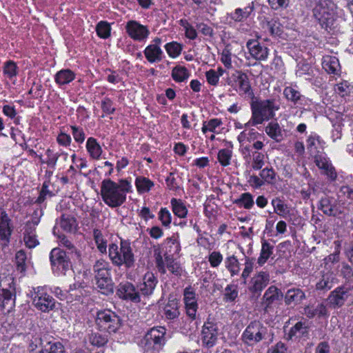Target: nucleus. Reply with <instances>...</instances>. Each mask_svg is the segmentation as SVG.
I'll list each match as a JSON object with an SVG mask.
<instances>
[{"mask_svg":"<svg viewBox=\"0 0 353 353\" xmlns=\"http://www.w3.org/2000/svg\"><path fill=\"white\" fill-rule=\"evenodd\" d=\"M135 185L139 194L148 192L154 185L153 181L145 176H138L135 179Z\"/></svg>","mask_w":353,"mask_h":353,"instance_id":"nucleus-42","label":"nucleus"},{"mask_svg":"<svg viewBox=\"0 0 353 353\" xmlns=\"http://www.w3.org/2000/svg\"><path fill=\"white\" fill-rule=\"evenodd\" d=\"M190 77L188 69L182 65H176L172 70V77L176 82H183Z\"/></svg>","mask_w":353,"mask_h":353,"instance_id":"nucleus-46","label":"nucleus"},{"mask_svg":"<svg viewBox=\"0 0 353 353\" xmlns=\"http://www.w3.org/2000/svg\"><path fill=\"white\" fill-rule=\"evenodd\" d=\"M276 181V172L272 168L261 169L259 175L252 174L248 179L250 185L258 189L265 184H272Z\"/></svg>","mask_w":353,"mask_h":353,"instance_id":"nucleus-12","label":"nucleus"},{"mask_svg":"<svg viewBox=\"0 0 353 353\" xmlns=\"http://www.w3.org/2000/svg\"><path fill=\"white\" fill-rule=\"evenodd\" d=\"M86 285L84 282H75L70 285L68 289L69 302L73 301H81V299L88 295V291L85 289Z\"/></svg>","mask_w":353,"mask_h":353,"instance_id":"nucleus-23","label":"nucleus"},{"mask_svg":"<svg viewBox=\"0 0 353 353\" xmlns=\"http://www.w3.org/2000/svg\"><path fill=\"white\" fill-rule=\"evenodd\" d=\"M165 244L168 248L170 255L177 254L181 250L179 241L174 236L166 239Z\"/></svg>","mask_w":353,"mask_h":353,"instance_id":"nucleus-60","label":"nucleus"},{"mask_svg":"<svg viewBox=\"0 0 353 353\" xmlns=\"http://www.w3.org/2000/svg\"><path fill=\"white\" fill-rule=\"evenodd\" d=\"M265 131L271 139L276 142H279L283 139L281 128L276 122L269 123L265 127Z\"/></svg>","mask_w":353,"mask_h":353,"instance_id":"nucleus-40","label":"nucleus"},{"mask_svg":"<svg viewBox=\"0 0 353 353\" xmlns=\"http://www.w3.org/2000/svg\"><path fill=\"white\" fill-rule=\"evenodd\" d=\"M179 24L183 28L187 38L191 40H194L196 38L197 32L195 28L186 19H181Z\"/></svg>","mask_w":353,"mask_h":353,"instance_id":"nucleus-58","label":"nucleus"},{"mask_svg":"<svg viewBox=\"0 0 353 353\" xmlns=\"http://www.w3.org/2000/svg\"><path fill=\"white\" fill-rule=\"evenodd\" d=\"M274 245L268 240H262L260 255L257 259L259 266L263 265L274 253Z\"/></svg>","mask_w":353,"mask_h":353,"instance_id":"nucleus-33","label":"nucleus"},{"mask_svg":"<svg viewBox=\"0 0 353 353\" xmlns=\"http://www.w3.org/2000/svg\"><path fill=\"white\" fill-rule=\"evenodd\" d=\"M39 222L37 218L32 219L27 221L23 228V240L25 245L29 249L34 248L39 244L36 234V227Z\"/></svg>","mask_w":353,"mask_h":353,"instance_id":"nucleus-14","label":"nucleus"},{"mask_svg":"<svg viewBox=\"0 0 353 353\" xmlns=\"http://www.w3.org/2000/svg\"><path fill=\"white\" fill-rule=\"evenodd\" d=\"M179 301L173 295H170L168 303L163 308V314L168 319H175L179 316Z\"/></svg>","mask_w":353,"mask_h":353,"instance_id":"nucleus-28","label":"nucleus"},{"mask_svg":"<svg viewBox=\"0 0 353 353\" xmlns=\"http://www.w3.org/2000/svg\"><path fill=\"white\" fill-rule=\"evenodd\" d=\"M96 285L103 294H108L113 292V283L111 278L96 280Z\"/></svg>","mask_w":353,"mask_h":353,"instance_id":"nucleus-55","label":"nucleus"},{"mask_svg":"<svg viewBox=\"0 0 353 353\" xmlns=\"http://www.w3.org/2000/svg\"><path fill=\"white\" fill-rule=\"evenodd\" d=\"M108 255L112 263L117 266L124 265L126 268L134 266V256L129 242L121 240L120 247L115 243L109 245Z\"/></svg>","mask_w":353,"mask_h":353,"instance_id":"nucleus-4","label":"nucleus"},{"mask_svg":"<svg viewBox=\"0 0 353 353\" xmlns=\"http://www.w3.org/2000/svg\"><path fill=\"white\" fill-rule=\"evenodd\" d=\"M271 204L273 206L274 212L279 216L285 218L290 214V207L281 198H274L271 201Z\"/></svg>","mask_w":353,"mask_h":353,"instance_id":"nucleus-39","label":"nucleus"},{"mask_svg":"<svg viewBox=\"0 0 353 353\" xmlns=\"http://www.w3.org/2000/svg\"><path fill=\"white\" fill-rule=\"evenodd\" d=\"M223 259V255L217 251L212 252L208 256V261L212 268H217L222 263Z\"/></svg>","mask_w":353,"mask_h":353,"instance_id":"nucleus-64","label":"nucleus"},{"mask_svg":"<svg viewBox=\"0 0 353 353\" xmlns=\"http://www.w3.org/2000/svg\"><path fill=\"white\" fill-rule=\"evenodd\" d=\"M72 134L77 143H82L85 141V134L82 128L71 125Z\"/></svg>","mask_w":353,"mask_h":353,"instance_id":"nucleus-63","label":"nucleus"},{"mask_svg":"<svg viewBox=\"0 0 353 353\" xmlns=\"http://www.w3.org/2000/svg\"><path fill=\"white\" fill-rule=\"evenodd\" d=\"M283 296L281 290L274 285L270 286L263 296V305L265 308L270 307L274 303Z\"/></svg>","mask_w":353,"mask_h":353,"instance_id":"nucleus-30","label":"nucleus"},{"mask_svg":"<svg viewBox=\"0 0 353 353\" xmlns=\"http://www.w3.org/2000/svg\"><path fill=\"white\" fill-rule=\"evenodd\" d=\"M232 78L235 82L236 89L239 94L249 98H254V94L251 87L250 81L247 74L242 71H236L232 74Z\"/></svg>","mask_w":353,"mask_h":353,"instance_id":"nucleus-15","label":"nucleus"},{"mask_svg":"<svg viewBox=\"0 0 353 353\" xmlns=\"http://www.w3.org/2000/svg\"><path fill=\"white\" fill-rule=\"evenodd\" d=\"M305 299V292L300 288L289 289L284 296L285 303L287 305H296Z\"/></svg>","mask_w":353,"mask_h":353,"instance_id":"nucleus-27","label":"nucleus"},{"mask_svg":"<svg viewBox=\"0 0 353 353\" xmlns=\"http://www.w3.org/2000/svg\"><path fill=\"white\" fill-rule=\"evenodd\" d=\"M117 295L123 299L130 300L135 303L140 301V296L135 287L129 282L121 283L119 285Z\"/></svg>","mask_w":353,"mask_h":353,"instance_id":"nucleus-22","label":"nucleus"},{"mask_svg":"<svg viewBox=\"0 0 353 353\" xmlns=\"http://www.w3.org/2000/svg\"><path fill=\"white\" fill-rule=\"evenodd\" d=\"M98 327L109 333L116 332L121 326L119 317L110 310L99 311L96 316Z\"/></svg>","mask_w":353,"mask_h":353,"instance_id":"nucleus-6","label":"nucleus"},{"mask_svg":"<svg viewBox=\"0 0 353 353\" xmlns=\"http://www.w3.org/2000/svg\"><path fill=\"white\" fill-rule=\"evenodd\" d=\"M172 210L175 216L183 219L187 216L188 209L184 203L181 199L172 198L170 201Z\"/></svg>","mask_w":353,"mask_h":353,"instance_id":"nucleus-41","label":"nucleus"},{"mask_svg":"<svg viewBox=\"0 0 353 353\" xmlns=\"http://www.w3.org/2000/svg\"><path fill=\"white\" fill-rule=\"evenodd\" d=\"M241 154L245 161V164L250 169L257 171L260 170L265 163V156L264 153L253 150L251 145H245L240 148Z\"/></svg>","mask_w":353,"mask_h":353,"instance_id":"nucleus-7","label":"nucleus"},{"mask_svg":"<svg viewBox=\"0 0 353 353\" xmlns=\"http://www.w3.org/2000/svg\"><path fill=\"white\" fill-rule=\"evenodd\" d=\"M161 39L155 37L143 50L144 56L150 63H158L163 60L164 54L161 48Z\"/></svg>","mask_w":353,"mask_h":353,"instance_id":"nucleus-13","label":"nucleus"},{"mask_svg":"<svg viewBox=\"0 0 353 353\" xmlns=\"http://www.w3.org/2000/svg\"><path fill=\"white\" fill-rule=\"evenodd\" d=\"M183 302L187 315L192 320L196 319L198 303L195 290L191 286L183 290Z\"/></svg>","mask_w":353,"mask_h":353,"instance_id":"nucleus-16","label":"nucleus"},{"mask_svg":"<svg viewBox=\"0 0 353 353\" xmlns=\"http://www.w3.org/2000/svg\"><path fill=\"white\" fill-rule=\"evenodd\" d=\"M262 28L272 36H279L282 33V26L277 19H271L262 22Z\"/></svg>","mask_w":353,"mask_h":353,"instance_id":"nucleus-37","label":"nucleus"},{"mask_svg":"<svg viewBox=\"0 0 353 353\" xmlns=\"http://www.w3.org/2000/svg\"><path fill=\"white\" fill-rule=\"evenodd\" d=\"M226 269L230 272L231 276L238 275L240 272V263L234 255L226 257L225 260Z\"/></svg>","mask_w":353,"mask_h":353,"instance_id":"nucleus-45","label":"nucleus"},{"mask_svg":"<svg viewBox=\"0 0 353 353\" xmlns=\"http://www.w3.org/2000/svg\"><path fill=\"white\" fill-rule=\"evenodd\" d=\"M323 68L329 74H338L341 70L339 59L334 56L325 55L322 59Z\"/></svg>","mask_w":353,"mask_h":353,"instance_id":"nucleus-32","label":"nucleus"},{"mask_svg":"<svg viewBox=\"0 0 353 353\" xmlns=\"http://www.w3.org/2000/svg\"><path fill=\"white\" fill-rule=\"evenodd\" d=\"M19 68L16 63L13 61L9 60L6 61L3 65V74L10 80H12L18 74Z\"/></svg>","mask_w":353,"mask_h":353,"instance_id":"nucleus-47","label":"nucleus"},{"mask_svg":"<svg viewBox=\"0 0 353 353\" xmlns=\"http://www.w3.org/2000/svg\"><path fill=\"white\" fill-rule=\"evenodd\" d=\"M164 48L168 54L173 59L178 57L183 49L182 45L176 41L168 43L165 45Z\"/></svg>","mask_w":353,"mask_h":353,"instance_id":"nucleus-53","label":"nucleus"},{"mask_svg":"<svg viewBox=\"0 0 353 353\" xmlns=\"http://www.w3.org/2000/svg\"><path fill=\"white\" fill-rule=\"evenodd\" d=\"M132 192L131 182L126 179L117 183L110 179L102 181L101 195L103 202L112 208L121 206L126 201L127 194Z\"/></svg>","mask_w":353,"mask_h":353,"instance_id":"nucleus-1","label":"nucleus"},{"mask_svg":"<svg viewBox=\"0 0 353 353\" xmlns=\"http://www.w3.org/2000/svg\"><path fill=\"white\" fill-rule=\"evenodd\" d=\"M335 4L330 0H316L312 9L313 17L327 31L334 30L336 26L337 16Z\"/></svg>","mask_w":353,"mask_h":353,"instance_id":"nucleus-3","label":"nucleus"},{"mask_svg":"<svg viewBox=\"0 0 353 353\" xmlns=\"http://www.w3.org/2000/svg\"><path fill=\"white\" fill-rule=\"evenodd\" d=\"M1 307L6 312H10L15 305V295L13 290L2 288L0 290Z\"/></svg>","mask_w":353,"mask_h":353,"instance_id":"nucleus-25","label":"nucleus"},{"mask_svg":"<svg viewBox=\"0 0 353 353\" xmlns=\"http://www.w3.org/2000/svg\"><path fill=\"white\" fill-rule=\"evenodd\" d=\"M308 332V326L305 323L297 322L292 327H291L288 338L292 339L293 337L301 338L306 335Z\"/></svg>","mask_w":353,"mask_h":353,"instance_id":"nucleus-43","label":"nucleus"},{"mask_svg":"<svg viewBox=\"0 0 353 353\" xmlns=\"http://www.w3.org/2000/svg\"><path fill=\"white\" fill-rule=\"evenodd\" d=\"M125 30L128 37L137 42H145L150 34L148 26L143 25L136 20L128 21Z\"/></svg>","mask_w":353,"mask_h":353,"instance_id":"nucleus-11","label":"nucleus"},{"mask_svg":"<svg viewBox=\"0 0 353 353\" xmlns=\"http://www.w3.org/2000/svg\"><path fill=\"white\" fill-rule=\"evenodd\" d=\"M27 256L25 251L19 250L15 254L17 269L20 272H24L26 270Z\"/></svg>","mask_w":353,"mask_h":353,"instance_id":"nucleus-56","label":"nucleus"},{"mask_svg":"<svg viewBox=\"0 0 353 353\" xmlns=\"http://www.w3.org/2000/svg\"><path fill=\"white\" fill-rule=\"evenodd\" d=\"M52 268L57 274H65L71 267V263L65 252L59 248H53L50 254Z\"/></svg>","mask_w":353,"mask_h":353,"instance_id":"nucleus-10","label":"nucleus"},{"mask_svg":"<svg viewBox=\"0 0 353 353\" xmlns=\"http://www.w3.org/2000/svg\"><path fill=\"white\" fill-rule=\"evenodd\" d=\"M88 341L93 346L102 347L108 342V338L99 332H92L88 335Z\"/></svg>","mask_w":353,"mask_h":353,"instance_id":"nucleus-52","label":"nucleus"},{"mask_svg":"<svg viewBox=\"0 0 353 353\" xmlns=\"http://www.w3.org/2000/svg\"><path fill=\"white\" fill-rule=\"evenodd\" d=\"M269 281V273L265 271H260L252 277L248 289L252 293L261 292L268 285Z\"/></svg>","mask_w":353,"mask_h":353,"instance_id":"nucleus-21","label":"nucleus"},{"mask_svg":"<svg viewBox=\"0 0 353 353\" xmlns=\"http://www.w3.org/2000/svg\"><path fill=\"white\" fill-rule=\"evenodd\" d=\"M266 328L259 321H252L243 331L241 339L249 345H254L261 341L265 336Z\"/></svg>","mask_w":353,"mask_h":353,"instance_id":"nucleus-8","label":"nucleus"},{"mask_svg":"<svg viewBox=\"0 0 353 353\" xmlns=\"http://www.w3.org/2000/svg\"><path fill=\"white\" fill-rule=\"evenodd\" d=\"M13 230L12 221L8 214L3 211L0 214V244L7 246L10 241Z\"/></svg>","mask_w":353,"mask_h":353,"instance_id":"nucleus-19","label":"nucleus"},{"mask_svg":"<svg viewBox=\"0 0 353 353\" xmlns=\"http://www.w3.org/2000/svg\"><path fill=\"white\" fill-rule=\"evenodd\" d=\"M46 155L47 156V159L45 161V163L50 168L54 169L60 154L48 148L46 151Z\"/></svg>","mask_w":353,"mask_h":353,"instance_id":"nucleus-61","label":"nucleus"},{"mask_svg":"<svg viewBox=\"0 0 353 353\" xmlns=\"http://www.w3.org/2000/svg\"><path fill=\"white\" fill-rule=\"evenodd\" d=\"M75 78V74L70 69H63L57 72L54 76L55 82L59 85L70 83Z\"/></svg>","mask_w":353,"mask_h":353,"instance_id":"nucleus-38","label":"nucleus"},{"mask_svg":"<svg viewBox=\"0 0 353 353\" xmlns=\"http://www.w3.org/2000/svg\"><path fill=\"white\" fill-rule=\"evenodd\" d=\"M221 61L227 68H231L232 65V52L229 46H226L221 53Z\"/></svg>","mask_w":353,"mask_h":353,"instance_id":"nucleus-62","label":"nucleus"},{"mask_svg":"<svg viewBox=\"0 0 353 353\" xmlns=\"http://www.w3.org/2000/svg\"><path fill=\"white\" fill-rule=\"evenodd\" d=\"M254 10L253 3L243 8H236L230 14L231 19L236 22H241L247 19Z\"/></svg>","mask_w":353,"mask_h":353,"instance_id":"nucleus-36","label":"nucleus"},{"mask_svg":"<svg viewBox=\"0 0 353 353\" xmlns=\"http://www.w3.org/2000/svg\"><path fill=\"white\" fill-rule=\"evenodd\" d=\"M246 47L250 56L256 61H265L269 55V49L258 40L249 39L246 43Z\"/></svg>","mask_w":353,"mask_h":353,"instance_id":"nucleus-18","label":"nucleus"},{"mask_svg":"<svg viewBox=\"0 0 353 353\" xmlns=\"http://www.w3.org/2000/svg\"><path fill=\"white\" fill-rule=\"evenodd\" d=\"M32 303L37 309L43 312H49L55 307V300L48 294L44 287L34 288Z\"/></svg>","mask_w":353,"mask_h":353,"instance_id":"nucleus-9","label":"nucleus"},{"mask_svg":"<svg viewBox=\"0 0 353 353\" xmlns=\"http://www.w3.org/2000/svg\"><path fill=\"white\" fill-rule=\"evenodd\" d=\"M303 310V314L309 319L326 317L328 316L326 305L323 303H319L316 305H307L304 307Z\"/></svg>","mask_w":353,"mask_h":353,"instance_id":"nucleus-31","label":"nucleus"},{"mask_svg":"<svg viewBox=\"0 0 353 353\" xmlns=\"http://www.w3.org/2000/svg\"><path fill=\"white\" fill-rule=\"evenodd\" d=\"M158 219L163 226L170 228L172 222V215L166 208H161L158 213Z\"/></svg>","mask_w":353,"mask_h":353,"instance_id":"nucleus-59","label":"nucleus"},{"mask_svg":"<svg viewBox=\"0 0 353 353\" xmlns=\"http://www.w3.org/2000/svg\"><path fill=\"white\" fill-rule=\"evenodd\" d=\"M41 348L39 353H64L65 347L61 342L50 341H43L41 340Z\"/></svg>","mask_w":353,"mask_h":353,"instance_id":"nucleus-34","label":"nucleus"},{"mask_svg":"<svg viewBox=\"0 0 353 353\" xmlns=\"http://www.w3.org/2000/svg\"><path fill=\"white\" fill-rule=\"evenodd\" d=\"M111 28L110 24L106 21H100L96 27L97 35L103 39H107L110 36Z\"/></svg>","mask_w":353,"mask_h":353,"instance_id":"nucleus-57","label":"nucleus"},{"mask_svg":"<svg viewBox=\"0 0 353 353\" xmlns=\"http://www.w3.org/2000/svg\"><path fill=\"white\" fill-rule=\"evenodd\" d=\"M93 239L98 250L102 254L106 253L107 240L100 230L94 229Z\"/></svg>","mask_w":353,"mask_h":353,"instance_id":"nucleus-44","label":"nucleus"},{"mask_svg":"<svg viewBox=\"0 0 353 353\" xmlns=\"http://www.w3.org/2000/svg\"><path fill=\"white\" fill-rule=\"evenodd\" d=\"M350 292L345 288H337L331 292L328 297L329 304L333 307H340L344 304L350 296Z\"/></svg>","mask_w":353,"mask_h":353,"instance_id":"nucleus-24","label":"nucleus"},{"mask_svg":"<svg viewBox=\"0 0 353 353\" xmlns=\"http://www.w3.org/2000/svg\"><path fill=\"white\" fill-rule=\"evenodd\" d=\"M234 203L240 207H243L245 209L250 210L253 207L254 202L252 195L249 192H245L241 194L240 196L234 201Z\"/></svg>","mask_w":353,"mask_h":353,"instance_id":"nucleus-48","label":"nucleus"},{"mask_svg":"<svg viewBox=\"0 0 353 353\" xmlns=\"http://www.w3.org/2000/svg\"><path fill=\"white\" fill-rule=\"evenodd\" d=\"M252 116L245 126H256L262 124L264 121H269L275 115V112L279 110V105L274 99L254 101L251 103Z\"/></svg>","mask_w":353,"mask_h":353,"instance_id":"nucleus-2","label":"nucleus"},{"mask_svg":"<svg viewBox=\"0 0 353 353\" xmlns=\"http://www.w3.org/2000/svg\"><path fill=\"white\" fill-rule=\"evenodd\" d=\"M165 328H152L144 336L142 344L145 353H159L165 343Z\"/></svg>","mask_w":353,"mask_h":353,"instance_id":"nucleus-5","label":"nucleus"},{"mask_svg":"<svg viewBox=\"0 0 353 353\" xmlns=\"http://www.w3.org/2000/svg\"><path fill=\"white\" fill-rule=\"evenodd\" d=\"M222 124L223 122L220 119H212L208 121H204L203 123L201 131L203 134H205L207 132L219 133L216 129Z\"/></svg>","mask_w":353,"mask_h":353,"instance_id":"nucleus-50","label":"nucleus"},{"mask_svg":"<svg viewBox=\"0 0 353 353\" xmlns=\"http://www.w3.org/2000/svg\"><path fill=\"white\" fill-rule=\"evenodd\" d=\"M166 268L168 270L175 276H181L183 272V269L181 265L172 259L170 256L165 259Z\"/></svg>","mask_w":353,"mask_h":353,"instance_id":"nucleus-54","label":"nucleus"},{"mask_svg":"<svg viewBox=\"0 0 353 353\" xmlns=\"http://www.w3.org/2000/svg\"><path fill=\"white\" fill-rule=\"evenodd\" d=\"M232 157V150L229 148L221 149L217 154L218 161L223 167L230 165Z\"/></svg>","mask_w":353,"mask_h":353,"instance_id":"nucleus-51","label":"nucleus"},{"mask_svg":"<svg viewBox=\"0 0 353 353\" xmlns=\"http://www.w3.org/2000/svg\"><path fill=\"white\" fill-rule=\"evenodd\" d=\"M314 162L316 166L323 171L330 180L334 181L337 174L334 168L325 153H318L314 155Z\"/></svg>","mask_w":353,"mask_h":353,"instance_id":"nucleus-20","label":"nucleus"},{"mask_svg":"<svg viewBox=\"0 0 353 353\" xmlns=\"http://www.w3.org/2000/svg\"><path fill=\"white\" fill-rule=\"evenodd\" d=\"M157 283L158 280L154 274L148 272L143 276V283L140 285V291L143 295H150L153 293Z\"/></svg>","mask_w":353,"mask_h":353,"instance_id":"nucleus-29","label":"nucleus"},{"mask_svg":"<svg viewBox=\"0 0 353 353\" xmlns=\"http://www.w3.org/2000/svg\"><path fill=\"white\" fill-rule=\"evenodd\" d=\"M334 283L332 274L327 272L322 276L319 281L316 283V288L319 290H328L331 289Z\"/></svg>","mask_w":353,"mask_h":353,"instance_id":"nucleus-49","label":"nucleus"},{"mask_svg":"<svg viewBox=\"0 0 353 353\" xmlns=\"http://www.w3.org/2000/svg\"><path fill=\"white\" fill-rule=\"evenodd\" d=\"M218 327L216 323L208 321L204 323L201 331V340L203 345L207 347H213L218 339Z\"/></svg>","mask_w":353,"mask_h":353,"instance_id":"nucleus-17","label":"nucleus"},{"mask_svg":"<svg viewBox=\"0 0 353 353\" xmlns=\"http://www.w3.org/2000/svg\"><path fill=\"white\" fill-rule=\"evenodd\" d=\"M283 95L288 101L298 107L303 105L305 97L294 87L287 86L283 90Z\"/></svg>","mask_w":353,"mask_h":353,"instance_id":"nucleus-26","label":"nucleus"},{"mask_svg":"<svg viewBox=\"0 0 353 353\" xmlns=\"http://www.w3.org/2000/svg\"><path fill=\"white\" fill-rule=\"evenodd\" d=\"M86 150L91 159L98 160L100 159L103 150L94 137H89L86 141Z\"/></svg>","mask_w":353,"mask_h":353,"instance_id":"nucleus-35","label":"nucleus"}]
</instances>
